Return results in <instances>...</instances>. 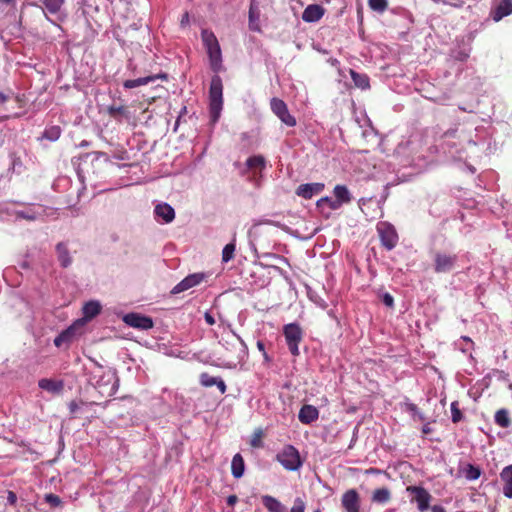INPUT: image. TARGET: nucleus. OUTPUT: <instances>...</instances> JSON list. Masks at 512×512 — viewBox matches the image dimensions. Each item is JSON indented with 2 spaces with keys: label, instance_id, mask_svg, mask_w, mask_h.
Returning a JSON list of instances; mask_svg holds the SVG:
<instances>
[{
  "label": "nucleus",
  "instance_id": "27",
  "mask_svg": "<svg viewBox=\"0 0 512 512\" xmlns=\"http://www.w3.org/2000/svg\"><path fill=\"white\" fill-rule=\"evenodd\" d=\"M244 470H245L244 459L240 453H237L233 456V459L231 462L232 475L237 479L241 478L244 474Z\"/></svg>",
  "mask_w": 512,
  "mask_h": 512
},
{
  "label": "nucleus",
  "instance_id": "40",
  "mask_svg": "<svg viewBox=\"0 0 512 512\" xmlns=\"http://www.w3.org/2000/svg\"><path fill=\"white\" fill-rule=\"evenodd\" d=\"M263 436H264L263 430L261 428L256 429L253 432L251 440H250L251 447L261 448L263 446V441H262Z\"/></svg>",
  "mask_w": 512,
  "mask_h": 512
},
{
  "label": "nucleus",
  "instance_id": "52",
  "mask_svg": "<svg viewBox=\"0 0 512 512\" xmlns=\"http://www.w3.org/2000/svg\"><path fill=\"white\" fill-rule=\"evenodd\" d=\"M431 512H446L445 509L442 506L434 505L431 508Z\"/></svg>",
  "mask_w": 512,
  "mask_h": 512
},
{
  "label": "nucleus",
  "instance_id": "31",
  "mask_svg": "<svg viewBox=\"0 0 512 512\" xmlns=\"http://www.w3.org/2000/svg\"><path fill=\"white\" fill-rule=\"evenodd\" d=\"M391 499V493L388 488H379L373 492L372 501L379 504H385Z\"/></svg>",
  "mask_w": 512,
  "mask_h": 512
},
{
  "label": "nucleus",
  "instance_id": "4",
  "mask_svg": "<svg viewBox=\"0 0 512 512\" xmlns=\"http://www.w3.org/2000/svg\"><path fill=\"white\" fill-rule=\"evenodd\" d=\"M276 460L288 471H296L302 466L299 451L293 445H285Z\"/></svg>",
  "mask_w": 512,
  "mask_h": 512
},
{
  "label": "nucleus",
  "instance_id": "33",
  "mask_svg": "<svg viewBox=\"0 0 512 512\" xmlns=\"http://www.w3.org/2000/svg\"><path fill=\"white\" fill-rule=\"evenodd\" d=\"M236 249V233H234L232 241L224 246L222 250V261L227 263L234 258Z\"/></svg>",
  "mask_w": 512,
  "mask_h": 512
},
{
  "label": "nucleus",
  "instance_id": "42",
  "mask_svg": "<svg viewBox=\"0 0 512 512\" xmlns=\"http://www.w3.org/2000/svg\"><path fill=\"white\" fill-rule=\"evenodd\" d=\"M451 414L453 423H458L463 419V414L459 409V403L457 401L451 403Z\"/></svg>",
  "mask_w": 512,
  "mask_h": 512
},
{
  "label": "nucleus",
  "instance_id": "22",
  "mask_svg": "<svg viewBox=\"0 0 512 512\" xmlns=\"http://www.w3.org/2000/svg\"><path fill=\"white\" fill-rule=\"evenodd\" d=\"M38 385L41 389L51 392L53 394L60 393L64 388L63 381H56L48 378H43L39 380Z\"/></svg>",
  "mask_w": 512,
  "mask_h": 512
},
{
  "label": "nucleus",
  "instance_id": "2",
  "mask_svg": "<svg viewBox=\"0 0 512 512\" xmlns=\"http://www.w3.org/2000/svg\"><path fill=\"white\" fill-rule=\"evenodd\" d=\"M223 108V83L218 73L211 78L209 87V109L214 122L220 117Z\"/></svg>",
  "mask_w": 512,
  "mask_h": 512
},
{
  "label": "nucleus",
  "instance_id": "16",
  "mask_svg": "<svg viewBox=\"0 0 512 512\" xmlns=\"http://www.w3.org/2000/svg\"><path fill=\"white\" fill-rule=\"evenodd\" d=\"M199 381L204 387H212L215 385L222 394L226 392V384L220 377H214L204 372L200 374Z\"/></svg>",
  "mask_w": 512,
  "mask_h": 512
},
{
  "label": "nucleus",
  "instance_id": "21",
  "mask_svg": "<svg viewBox=\"0 0 512 512\" xmlns=\"http://www.w3.org/2000/svg\"><path fill=\"white\" fill-rule=\"evenodd\" d=\"M260 11L256 0H251L249 7V28L252 31H260Z\"/></svg>",
  "mask_w": 512,
  "mask_h": 512
},
{
  "label": "nucleus",
  "instance_id": "8",
  "mask_svg": "<svg viewBox=\"0 0 512 512\" xmlns=\"http://www.w3.org/2000/svg\"><path fill=\"white\" fill-rule=\"evenodd\" d=\"M272 112L288 127L296 126V118L290 114L287 104L280 98L274 97L270 100Z\"/></svg>",
  "mask_w": 512,
  "mask_h": 512
},
{
  "label": "nucleus",
  "instance_id": "1",
  "mask_svg": "<svg viewBox=\"0 0 512 512\" xmlns=\"http://www.w3.org/2000/svg\"><path fill=\"white\" fill-rule=\"evenodd\" d=\"M201 39L209 57L211 70L214 73L221 72L223 70L222 52L217 37L212 31L204 29L201 32Z\"/></svg>",
  "mask_w": 512,
  "mask_h": 512
},
{
  "label": "nucleus",
  "instance_id": "49",
  "mask_svg": "<svg viewBox=\"0 0 512 512\" xmlns=\"http://www.w3.org/2000/svg\"><path fill=\"white\" fill-rule=\"evenodd\" d=\"M226 501H227V504L229 506H234L237 503V501H238V497L236 495H234V494L233 495H229L227 497Z\"/></svg>",
  "mask_w": 512,
  "mask_h": 512
},
{
  "label": "nucleus",
  "instance_id": "50",
  "mask_svg": "<svg viewBox=\"0 0 512 512\" xmlns=\"http://www.w3.org/2000/svg\"><path fill=\"white\" fill-rule=\"evenodd\" d=\"M204 318H205V321L207 322V324H209V325L215 324V319L210 313L206 312L204 315Z\"/></svg>",
  "mask_w": 512,
  "mask_h": 512
},
{
  "label": "nucleus",
  "instance_id": "10",
  "mask_svg": "<svg viewBox=\"0 0 512 512\" xmlns=\"http://www.w3.org/2000/svg\"><path fill=\"white\" fill-rule=\"evenodd\" d=\"M205 279L204 273H193L185 277L182 281H180L176 286L171 290L172 294H179L184 292L190 288L198 286Z\"/></svg>",
  "mask_w": 512,
  "mask_h": 512
},
{
  "label": "nucleus",
  "instance_id": "18",
  "mask_svg": "<svg viewBox=\"0 0 512 512\" xmlns=\"http://www.w3.org/2000/svg\"><path fill=\"white\" fill-rule=\"evenodd\" d=\"M107 113L111 118H113L118 123H121L123 119L128 120L130 118V112L128 110V107L124 105H110L107 107Z\"/></svg>",
  "mask_w": 512,
  "mask_h": 512
},
{
  "label": "nucleus",
  "instance_id": "32",
  "mask_svg": "<svg viewBox=\"0 0 512 512\" xmlns=\"http://www.w3.org/2000/svg\"><path fill=\"white\" fill-rule=\"evenodd\" d=\"M350 75L356 87L361 89L370 87L369 77L366 74H360L354 70H350Z\"/></svg>",
  "mask_w": 512,
  "mask_h": 512
},
{
  "label": "nucleus",
  "instance_id": "51",
  "mask_svg": "<svg viewBox=\"0 0 512 512\" xmlns=\"http://www.w3.org/2000/svg\"><path fill=\"white\" fill-rule=\"evenodd\" d=\"M431 432H432V429H431V427H430V424H429V423L425 424V425L422 427V433H423L424 435H428V434H430Z\"/></svg>",
  "mask_w": 512,
  "mask_h": 512
},
{
  "label": "nucleus",
  "instance_id": "29",
  "mask_svg": "<svg viewBox=\"0 0 512 512\" xmlns=\"http://www.w3.org/2000/svg\"><path fill=\"white\" fill-rule=\"evenodd\" d=\"M101 312V305L98 301H89L83 306V315L86 319H92Z\"/></svg>",
  "mask_w": 512,
  "mask_h": 512
},
{
  "label": "nucleus",
  "instance_id": "46",
  "mask_svg": "<svg viewBox=\"0 0 512 512\" xmlns=\"http://www.w3.org/2000/svg\"><path fill=\"white\" fill-rule=\"evenodd\" d=\"M69 412L71 415H75L79 409V404L77 401L73 400L68 404Z\"/></svg>",
  "mask_w": 512,
  "mask_h": 512
},
{
  "label": "nucleus",
  "instance_id": "19",
  "mask_svg": "<svg viewBox=\"0 0 512 512\" xmlns=\"http://www.w3.org/2000/svg\"><path fill=\"white\" fill-rule=\"evenodd\" d=\"M57 258L60 262L61 267L67 268L72 264V257L70 256L67 244L59 242L56 247Z\"/></svg>",
  "mask_w": 512,
  "mask_h": 512
},
{
  "label": "nucleus",
  "instance_id": "25",
  "mask_svg": "<svg viewBox=\"0 0 512 512\" xmlns=\"http://www.w3.org/2000/svg\"><path fill=\"white\" fill-rule=\"evenodd\" d=\"M262 503L269 512H286L285 506L273 496H262Z\"/></svg>",
  "mask_w": 512,
  "mask_h": 512
},
{
  "label": "nucleus",
  "instance_id": "44",
  "mask_svg": "<svg viewBox=\"0 0 512 512\" xmlns=\"http://www.w3.org/2000/svg\"><path fill=\"white\" fill-rule=\"evenodd\" d=\"M7 501L9 503V505L15 506L16 503H17V495H16V493L11 491V490L7 491Z\"/></svg>",
  "mask_w": 512,
  "mask_h": 512
},
{
  "label": "nucleus",
  "instance_id": "34",
  "mask_svg": "<svg viewBox=\"0 0 512 512\" xmlns=\"http://www.w3.org/2000/svg\"><path fill=\"white\" fill-rule=\"evenodd\" d=\"M462 471L465 478L468 480H476L481 475V469L473 464H466Z\"/></svg>",
  "mask_w": 512,
  "mask_h": 512
},
{
  "label": "nucleus",
  "instance_id": "54",
  "mask_svg": "<svg viewBox=\"0 0 512 512\" xmlns=\"http://www.w3.org/2000/svg\"><path fill=\"white\" fill-rule=\"evenodd\" d=\"M15 0H0L1 3L9 4L14 2Z\"/></svg>",
  "mask_w": 512,
  "mask_h": 512
},
{
  "label": "nucleus",
  "instance_id": "15",
  "mask_svg": "<svg viewBox=\"0 0 512 512\" xmlns=\"http://www.w3.org/2000/svg\"><path fill=\"white\" fill-rule=\"evenodd\" d=\"M324 12L325 9L321 5H308L302 13V20L307 23L317 22L323 17Z\"/></svg>",
  "mask_w": 512,
  "mask_h": 512
},
{
  "label": "nucleus",
  "instance_id": "5",
  "mask_svg": "<svg viewBox=\"0 0 512 512\" xmlns=\"http://www.w3.org/2000/svg\"><path fill=\"white\" fill-rule=\"evenodd\" d=\"M283 334L290 353L293 356L299 355V344L303 340V330L297 323L284 325Z\"/></svg>",
  "mask_w": 512,
  "mask_h": 512
},
{
  "label": "nucleus",
  "instance_id": "14",
  "mask_svg": "<svg viewBox=\"0 0 512 512\" xmlns=\"http://www.w3.org/2000/svg\"><path fill=\"white\" fill-rule=\"evenodd\" d=\"M319 418L318 409L310 404H305L300 408L298 419L302 424H311Z\"/></svg>",
  "mask_w": 512,
  "mask_h": 512
},
{
  "label": "nucleus",
  "instance_id": "9",
  "mask_svg": "<svg viewBox=\"0 0 512 512\" xmlns=\"http://www.w3.org/2000/svg\"><path fill=\"white\" fill-rule=\"evenodd\" d=\"M407 492L413 495L412 501L417 503L418 510L424 512L429 509L431 494L421 486H408Z\"/></svg>",
  "mask_w": 512,
  "mask_h": 512
},
{
  "label": "nucleus",
  "instance_id": "35",
  "mask_svg": "<svg viewBox=\"0 0 512 512\" xmlns=\"http://www.w3.org/2000/svg\"><path fill=\"white\" fill-rule=\"evenodd\" d=\"M61 136V128L59 126H51L43 132V138L49 141H56Z\"/></svg>",
  "mask_w": 512,
  "mask_h": 512
},
{
  "label": "nucleus",
  "instance_id": "20",
  "mask_svg": "<svg viewBox=\"0 0 512 512\" xmlns=\"http://www.w3.org/2000/svg\"><path fill=\"white\" fill-rule=\"evenodd\" d=\"M500 478L504 483L503 494L512 498V465H508L500 472Z\"/></svg>",
  "mask_w": 512,
  "mask_h": 512
},
{
  "label": "nucleus",
  "instance_id": "45",
  "mask_svg": "<svg viewBox=\"0 0 512 512\" xmlns=\"http://www.w3.org/2000/svg\"><path fill=\"white\" fill-rule=\"evenodd\" d=\"M382 301L387 307H392L394 305V298L389 293H385L383 295Z\"/></svg>",
  "mask_w": 512,
  "mask_h": 512
},
{
  "label": "nucleus",
  "instance_id": "24",
  "mask_svg": "<svg viewBox=\"0 0 512 512\" xmlns=\"http://www.w3.org/2000/svg\"><path fill=\"white\" fill-rule=\"evenodd\" d=\"M34 5L47 10L51 14L57 13L64 3V0H33Z\"/></svg>",
  "mask_w": 512,
  "mask_h": 512
},
{
  "label": "nucleus",
  "instance_id": "43",
  "mask_svg": "<svg viewBox=\"0 0 512 512\" xmlns=\"http://www.w3.org/2000/svg\"><path fill=\"white\" fill-rule=\"evenodd\" d=\"M434 2L442 3L444 5H450V6L455 7V8H462L463 5H464V1H462V0H459V1L454 2V3L448 2L446 0H434Z\"/></svg>",
  "mask_w": 512,
  "mask_h": 512
},
{
  "label": "nucleus",
  "instance_id": "7",
  "mask_svg": "<svg viewBox=\"0 0 512 512\" xmlns=\"http://www.w3.org/2000/svg\"><path fill=\"white\" fill-rule=\"evenodd\" d=\"M377 232L380 237L381 244L387 250H392L398 243L399 237L396 229L388 222H379Z\"/></svg>",
  "mask_w": 512,
  "mask_h": 512
},
{
  "label": "nucleus",
  "instance_id": "3",
  "mask_svg": "<svg viewBox=\"0 0 512 512\" xmlns=\"http://www.w3.org/2000/svg\"><path fill=\"white\" fill-rule=\"evenodd\" d=\"M433 270L436 274L452 272L457 265L458 256L455 253L445 250H435L432 253Z\"/></svg>",
  "mask_w": 512,
  "mask_h": 512
},
{
  "label": "nucleus",
  "instance_id": "53",
  "mask_svg": "<svg viewBox=\"0 0 512 512\" xmlns=\"http://www.w3.org/2000/svg\"><path fill=\"white\" fill-rule=\"evenodd\" d=\"M410 410L413 411V412H417V407L415 404H411L410 406Z\"/></svg>",
  "mask_w": 512,
  "mask_h": 512
},
{
  "label": "nucleus",
  "instance_id": "12",
  "mask_svg": "<svg viewBox=\"0 0 512 512\" xmlns=\"http://www.w3.org/2000/svg\"><path fill=\"white\" fill-rule=\"evenodd\" d=\"M342 507L346 512H360V496L355 489L347 490L341 498Z\"/></svg>",
  "mask_w": 512,
  "mask_h": 512
},
{
  "label": "nucleus",
  "instance_id": "41",
  "mask_svg": "<svg viewBox=\"0 0 512 512\" xmlns=\"http://www.w3.org/2000/svg\"><path fill=\"white\" fill-rule=\"evenodd\" d=\"M44 501L52 508L62 507L63 504L61 498L53 493L45 494Z\"/></svg>",
  "mask_w": 512,
  "mask_h": 512
},
{
  "label": "nucleus",
  "instance_id": "13",
  "mask_svg": "<svg viewBox=\"0 0 512 512\" xmlns=\"http://www.w3.org/2000/svg\"><path fill=\"white\" fill-rule=\"evenodd\" d=\"M325 188L324 183H306L301 184L296 189V195L304 198V199H311L314 195H318L321 193Z\"/></svg>",
  "mask_w": 512,
  "mask_h": 512
},
{
  "label": "nucleus",
  "instance_id": "28",
  "mask_svg": "<svg viewBox=\"0 0 512 512\" xmlns=\"http://www.w3.org/2000/svg\"><path fill=\"white\" fill-rule=\"evenodd\" d=\"M160 77L166 78V75H154V76L140 77V78L132 79V80H126L123 83V86L127 89H132V88L139 87L142 85H147L148 83H150Z\"/></svg>",
  "mask_w": 512,
  "mask_h": 512
},
{
  "label": "nucleus",
  "instance_id": "26",
  "mask_svg": "<svg viewBox=\"0 0 512 512\" xmlns=\"http://www.w3.org/2000/svg\"><path fill=\"white\" fill-rule=\"evenodd\" d=\"M512 13V0H502L497 6L493 19L499 21Z\"/></svg>",
  "mask_w": 512,
  "mask_h": 512
},
{
  "label": "nucleus",
  "instance_id": "30",
  "mask_svg": "<svg viewBox=\"0 0 512 512\" xmlns=\"http://www.w3.org/2000/svg\"><path fill=\"white\" fill-rule=\"evenodd\" d=\"M494 421L499 427L508 428L511 425L508 410L505 408L497 410L494 416Z\"/></svg>",
  "mask_w": 512,
  "mask_h": 512
},
{
  "label": "nucleus",
  "instance_id": "55",
  "mask_svg": "<svg viewBox=\"0 0 512 512\" xmlns=\"http://www.w3.org/2000/svg\"><path fill=\"white\" fill-rule=\"evenodd\" d=\"M418 416H419V419H420V420H424V419H425V418L423 417V415H422V414H420V413H418Z\"/></svg>",
  "mask_w": 512,
  "mask_h": 512
},
{
  "label": "nucleus",
  "instance_id": "38",
  "mask_svg": "<svg viewBox=\"0 0 512 512\" xmlns=\"http://www.w3.org/2000/svg\"><path fill=\"white\" fill-rule=\"evenodd\" d=\"M369 7L378 13H383L388 8L387 0H368Z\"/></svg>",
  "mask_w": 512,
  "mask_h": 512
},
{
  "label": "nucleus",
  "instance_id": "6",
  "mask_svg": "<svg viewBox=\"0 0 512 512\" xmlns=\"http://www.w3.org/2000/svg\"><path fill=\"white\" fill-rule=\"evenodd\" d=\"M16 107L21 108L18 96H14L13 93L5 94L0 92V112L2 113L0 116L1 119L19 117L20 112L14 110Z\"/></svg>",
  "mask_w": 512,
  "mask_h": 512
},
{
  "label": "nucleus",
  "instance_id": "11",
  "mask_svg": "<svg viewBox=\"0 0 512 512\" xmlns=\"http://www.w3.org/2000/svg\"><path fill=\"white\" fill-rule=\"evenodd\" d=\"M123 321L133 328L148 330L153 327V320L150 317L138 313H128L123 317Z\"/></svg>",
  "mask_w": 512,
  "mask_h": 512
},
{
  "label": "nucleus",
  "instance_id": "36",
  "mask_svg": "<svg viewBox=\"0 0 512 512\" xmlns=\"http://www.w3.org/2000/svg\"><path fill=\"white\" fill-rule=\"evenodd\" d=\"M316 205L320 209H323L325 206H327L331 210H338L339 209L338 201H335V199H331L330 197H327V196L320 198L317 201Z\"/></svg>",
  "mask_w": 512,
  "mask_h": 512
},
{
  "label": "nucleus",
  "instance_id": "39",
  "mask_svg": "<svg viewBox=\"0 0 512 512\" xmlns=\"http://www.w3.org/2000/svg\"><path fill=\"white\" fill-rule=\"evenodd\" d=\"M72 335L73 330L71 328L66 329L54 339V345L56 347H61L63 343L69 342L71 340Z\"/></svg>",
  "mask_w": 512,
  "mask_h": 512
},
{
  "label": "nucleus",
  "instance_id": "48",
  "mask_svg": "<svg viewBox=\"0 0 512 512\" xmlns=\"http://www.w3.org/2000/svg\"><path fill=\"white\" fill-rule=\"evenodd\" d=\"M257 348L259 351H261L263 353L264 359L269 360L268 354L265 351V345L262 341H260V340L257 341Z\"/></svg>",
  "mask_w": 512,
  "mask_h": 512
},
{
  "label": "nucleus",
  "instance_id": "23",
  "mask_svg": "<svg viewBox=\"0 0 512 512\" xmlns=\"http://www.w3.org/2000/svg\"><path fill=\"white\" fill-rule=\"evenodd\" d=\"M335 201H338L339 208L352 200L351 193L345 185H336L333 190Z\"/></svg>",
  "mask_w": 512,
  "mask_h": 512
},
{
  "label": "nucleus",
  "instance_id": "37",
  "mask_svg": "<svg viewBox=\"0 0 512 512\" xmlns=\"http://www.w3.org/2000/svg\"><path fill=\"white\" fill-rule=\"evenodd\" d=\"M246 164L248 168L255 169V168H264L265 166V159L261 155H255L251 156L247 159Z\"/></svg>",
  "mask_w": 512,
  "mask_h": 512
},
{
  "label": "nucleus",
  "instance_id": "47",
  "mask_svg": "<svg viewBox=\"0 0 512 512\" xmlns=\"http://www.w3.org/2000/svg\"><path fill=\"white\" fill-rule=\"evenodd\" d=\"M17 217L18 218H23V219H26V220H29V221H32V220H35V215L34 214H30V213H26V212H17Z\"/></svg>",
  "mask_w": 512,
  "mask_h": 512
},
{
  "label": "nucleus",
  "instance_id": "17",
  "mask_svg": "<svg viewBox=\"0 0 512 512\" xmlns=\"http://www.w3.org/2000/svg\"><path fill=\"white\" fill-rule=\"evenodd\" d=\"M155 216L161 218L165 223H170L175 218V211L172 206L167 203H161L155 206Z\"/></svg>",
  "mask_w": 512,
  "mask_h": 512
}]
</instances>
